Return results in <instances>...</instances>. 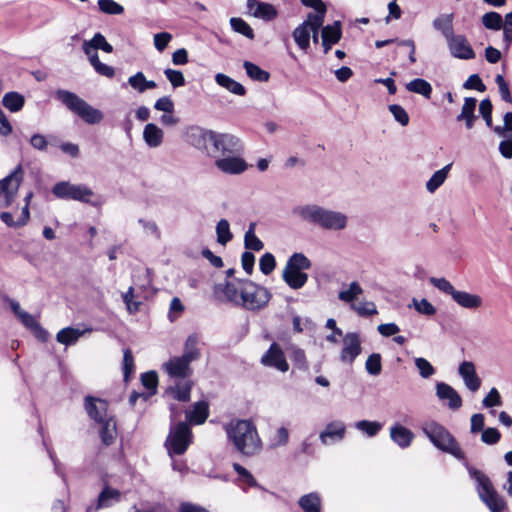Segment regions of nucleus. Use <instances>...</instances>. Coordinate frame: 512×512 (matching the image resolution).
I'll use <instances>...</instances> for the list:
<instances>
[{
  "label": "nucleus",
  "instance_id": "1",
  "mask_svg": "<svg viewBox=\"0 0 512 512\" xmlns=\"http://www.w3.org/2000/svg\"><path fill=\"white\" fill-rule=\"evenodd\" d=\"M216 292L223 293L225 299L250 311H258L267 306L271 293L248 279H233L219 284Z\"/></svg>",
  "mask_w": 512,
  "mask_h": 512
},
{
  "label": "nucleus",
  "instance_id": "2",
  "mask_svg": "<svg viewBox=\"0 0 512 512\" xmlns=\"http://www.w3.org/2000/svg\"><path fill=\"white\" fill-rule=\"evenodd\" d=\"M292 213L302 221L327 231H342L348 226V216L345 213L317 204L296 206Z\"/></svg>",
  "mask_w": 512,
  "mask_h": 512
},
{
  "label": "nucleus",
  "instance_id": "3",
  "mask_svg": "<svg viewBox=\"0 0 512 512\" xmlns=\"http://www.w3.org/2000/svg\"><path fill=\"white\" fill-rule=\"evenodd\" d=\"M226 433L235 446V449L245 456H253L262 449V441L256 427L247 420L231 422Z\"/></svg>",
  "mask_w": 512,
  "mask_h": 512
},
{
  "label": "nucleus",
  "instance_id": "4",
  "mask_svg": "<svg viewBox=\"0 0 512 512\" xmlns=\"http://www.w3.org/2000/svg\"><path fill=\"white\" fill-rule=\"evenodd\" d=\"M421 430L430 442L439 450L451 454L458 460L465 455L455 437L440 423L430 420L422 424Z\"/></svg>",
  "mask_w": 512,
  "mask_h": 512
},
{
  "label": "nucleus",
  "instance_id": "5",
  "mask_svg": "<svg viewBox=\"0 0 512 512\" xmlns=\"http://www.w3.org/2000/svg\"><path fill=\"white\" fill-rule=\"evenodd\" d=\"M55 96L70 111L78 115L86 123L98 124L103 120V113L100 110L89 105L75 93L59 89L56 91Z\"/></svg>",
  "mask_w": 512,
  "mask_h": 512
},
{
  "label": "nucleus",
  "instance_id": "6",
  "mask_svg": "<svg viewBox=\"0 0 512 512\" xmlns=\"http://www.w3.org/2000/svg\"><path fill=\"white\" fill-rule=\"evenodd\" d=\"M469 475L477 483V492L480 499L486 504L491 512H502L506 509V501L497 493L489 477L482 471L467 466Z\"/></svg>",
  "mask_w": 512,
  "mask_h": 512
},
{
  "label": "nucleus",
  "instance_id": "7",
  "mask_svg": "<svg viewBox=\"0 0 512 512\" xmlns=\"http://www.w3.org/2000/svg\"><path fill=\"white\" fill-rule=\"evenodd\" d=\"M311 266V261L303 253H294L286 262L282 279L291 289H301L308 281V274L304 271Z\"/></svg>",
  "mask_w": 512,
  "mask_h": 512
},
{
  "label": "nucleus",
  "instance_id": "8",
  "mask_svg": "<svg viewBox=\"0 0 512 512\" xmlns=\"http://www.w3.org/2000/svg\"><path fill=\"white\" fill-rule=\"evenodd\" d=\"M192 442V432L185 422H179L171 427L165 441V446L170 456L185 453Z\"/></svg>",
  "mask_w": 512,
  "mask_h": 512
},
{
  "label": "nucleus",
  "instance_id": "9",
  "mask_svg": "<svg viewBox=\"0 0 512 512\" xmlns=\"http://www.w3.org/2000/svg\"><path fill=\"white\" fill-rule=\"evenodd\" d=\"M243 145L238 137L230 133L215 132L211 154L214 157H224L231 154H241Z\"/></svg>",
  "mask_w": 512,
  "mask_h": 512
},
{
  "label": "nucleus",
  "instance_id": "10",
  "mask_svg": "<svg viewBox=\"0 0 512 512\" xmlns=\"http://www.w3.org/2000/svg\"><path fill=\"white\" fill-rule=\"evenodd\" d=\"M23 175V169L18 165L8 176L0 181V198L3 199L5 207L10 206L17 196L23 181Z\"/></svg>",
  "mask_w": 512,
  "mask_h": 512
},
{
  "label": "nucleus",
  "instance_id": "11",
  "mask_svg": "<svg viewBox=\"0 0 512 512\" xmlns=\"http://www.w3.org/2000/svg\"><path fill=\"white\" fill-rule=\"evenodd\" d=\"M53 194L61 199H72L81 202H89L93 191L85 185H75L68 182H59L52 189Z\"/></svg>",
  "mask_w": 512,
  "mask_h": 512
},
{
  "label": "nucleus",
  "instance_id": "12",
  "mask_svg": "<svg viewBox=\"0 0 512 512\" xmlns=\"http://www.w3.org/2000/svg\"><path fill=\"white\" fill-rule=\"evenodd\" d=\"M214 135L215 131L213 130L192 126L186 132V140L194 148L210 155Z\"/></svg>",
  "mask_w": 512,
  "mask_h": 512
},
{
  "label": "nucleus",
  "instance_id": "13",
  "mask_svg": "<svg viewBox=\"0 0 512 512\" xmlns=\"http://www.w3.org/2000/svg\"><path fill=\"white\" fill-rule=\"evenodd\" d=\"M319 22L320 17L318 15H307L306 19L293 30V40L301 51H308L311 40V25L314 23V28H316Z\"/></svg>",
  "mask_w": 512,
  "mask_h": 512
},
{
  "label": "nucleus",
  "instance_id": "14",
  "mask_svg": "<svg viewBox=\"0 0 512 512\" xmlns=\"http://www.w3.org/2000/svg\"><path fill=\"white\" fill-rule=\"evenodd\" d=\"M361 352V339L358 333L348 332L343 335L342 349L339 356L342 363L351 365Z\"/></svg>",
  "mask_w": 512,
  "mask_h": 512
},
{
  "label": "nucleus",
  "instance_id": "15",
  "mask_svg": "<svg viewBox=\"0 0 512 512\" xmlns=\"http://www.w3.org/2000/svg\"><path fill=\"white\" fill-rule=\"evenodd\" d=\"M260 363L265 367L274 368L282 373L289 370V363L286 360L284 351L276 342H273L269 349L261 356Z\"/></svg>",
  "mask_w": 512,
  "mask_h": 512
},
{
  "label": "nucleus",
  "instance_id": "16",
  "mask_svg": "<svg viewBox=\"0 0 512 512\" xmlns=\"http://www.w3.org/2000/svg\"><path fill=\"white\" fill-rule=\"evenodd\" d=\"M215 167L227 175H240L248 169V164L241 154H231L215 159Z\"/></svg>",
  "mask_w": 512,
  "mask_h": 512
},
{
  "label": "nucleus",
  "instance_id": "17",
  "mask_svg": "<svg viewBox=\"0 0 512 512\" xmlns=\"http://www.w3.org/2000/svg\"><path fill=\"white\" fill-rule=\"evenodd\" d=\"M450 54L457 59L471 60L476 54L467 38L462 34H453L446 40Z\"/></svg>",
  "mask_w": 512,
  "mask_h": 512
},
{
  "label": "nucleus",
  "instance_id": "18",
  "mask_svg": "<svg viewBox=\"0 0 512 512\" xmlns=\"http://www.w3.org/2000/svg\"><path fill=\"white\" fill-rule=\"evenodd\" d=\"M191 362L184 357L174 356L163 363L162 369L169 377L174 379H186L192 375Z\"/></svg>",
  "mask_w": 512,
  "mask_h": 512
},
{
  "label": "nucleus",
  "instance_id": "19",
  "mask_svg": "<svg viewBox=\"0 0 512 512\" xmlns=\"http://www.w3.org/2000/svg\"><path fill=\"white\" fill-rule=\"evenodd\" d=\"M346 434V425L340 420L329 422L323 431L319 434V439L323 445L340 442Z\"/></svg>",
  "mask_w": 512,
  "mask_h": 512
},
{
  "label": "nucleus",
  "instance_id": "20",
  "mask_svg": "<svg viewBox=\"0 0 512 512\" xmlns=\"http://www.w3.org/2000/svg\"><path fill=\"white\" fill-rule=\"evenodd\" d=\"M436 396L439 400L446 402L451 410H458L462 406L460 394L447 383L440 382L436 384Z\"/></svg>",
  "mask_w": 512,
  "mask_h": 512
},
{
  "label": "nucleus",
  "instance_id": "21",
  "mask_svg": "<svg viewBox=\"0 0 512 512\" xmlns=\"http://www.w3.org/2000/svg\"><path fill=\"white\" fill-rule=\"evenodd\" d=\"M459 375L468 390L476 392L481 386V379L478 377L475 365L470 361H464L459 365Z\"/></svg>",
  "mask_w": 512,
  "mask_h": 512
},
{
  "label": "nucleus",
  "instance_id": "22",
  "mask_svg": "<svg viewBox=\"0 0 512 512\" xmlns=\"http://www.w3.org/2000/svg\"><path fill=\"white\" fill-rule=\"evenodd\" d=\"M85 409L88 415L98 423L112 419L107 415L108 404L102 399L86 397Z\"/></svg>",
  "mask_w": 512,
  "mask_h": 512
},
{
  "label": "nucleus",
  "instance_id": "23",
  "mask_svg": "<svg viewBox=\"0 0 512 512\" xmlns=\"http://www.w3.org/2000/svg\"><path fill=\"white\" fill-rule=\"evenodd\" d=\"M390 438L400 448H408L413 439L414 433L399 423H395L390 427Z\"/></svg>",
  "mask_w": 512,
  "mask_h": 512
},
{
  "label": "nucleus",
  "instance_id": "24",
  "mask_svg": "<svg viewBox=\"0 0 512 512\" xmlns=\"http://www.w3.org/2000/svg\"><path fill=\"white\" fill-rule=\"evenodd\" d=\"M82 49L86 56L98 54L97 50L100 49L106 53H112L113 47L107 42L106 38L101 33H96L92 39L85 40L82 44Z\"/></svg>",
  "mask_w": 512,
  "mask_h": 512
},
{
  "label": "nucleus",
  "instance_id": "25",
  "mask_svg": "<svg viewBox=\"0 0 512 512\" xmlns=\"http://www.w3.org/2000/svg\"><path fill=\"white\" fill-rule=\"evenodd\" d=\"M460 307L470 310L479 309L483 305V299L477 294L456 290L452 298Z\"/></svg>",
  "mask_w": 512,
  "mask_h": 512
},
{
  "label": "nucleus",
  "instance_id": "26",
  "mask_svg": "<svg viewBox=\"0 0 512 512\" xmlns=\"http://www.w3.org/2000/svg\"><path fill=\"white\" fill-rule=\"evenodd\" d=\"M164 139L163 130L154 123H148L143 129V140L149 148H157L162 145Z\"/></svg>",
  "mask_w": 512,
  "mask_h": 512
},
{
  "label": "nucleus",
  "instance_id": "27",
  "mask_svg": "<svg viewBox=\"0 0 512 512\" xmlns=\"http://www.w3.org/2000/svg\"><path fill=\"white\" fill-rule=\"evenodd\" d=\"M91 328L86 329H79V328H73V327H65L61 329L57 335L56 340L60 344L69 346L75 344L81 336H83L85 333L91 332Z\"/></svg>",
  "mask_w": 512,
  "mask_h": 512
},
{
  "label": "nucleus",
  "instance_id": "28",
  "mask_svg": "<svg viewBox=\"0 0 512 512\" xmlns=\"http://www.w3.org/2000/svg\"><path fill=\"white\" fill-rule=\"evenodd\" d=\"M121 500V493L119 490L105 486L98 496L95 510L98 511L103 508L111 507L113 504Z\"/></svg>",
  "mask_w": 512,
  "mask_h": 512
},
{
  "label": "nucleus",
  "instance_id": "29",
  "mask_svg": "<svg viewBox=\"0 0 512 512\" xmlns=\"http://www.w3.org/2000/svg\"><path fill=\"white\" fill-rule=\"evenodd\" d=\"M477 105V99L473 97H467L464 100V104L461 108L460 114L457 116V121H465L467 129H471L476 119L475 108Z\"/></svg>",
  "mask_w": 512,
  "mask_h": 512
},
{
  "label": "nucleus",
  "instance_id": "30",
  "mask_svg": "<svg viewBox=\"0 0 512 512\" xmlns=\"http://www.w3.org/2000/svg\"><path fill=\"white\" fill-rule=\"evenodd\" d=\"M200 338L196 333L189 335L184 343L183 354L181 355L191 363L200 359L201 350L199 348Z\"/></svg>",
  "mask_w": 512,
  "mask_h": 512
},
{
  "label": "nucleus",
  "instance_id": "31",
  "mask_svg": "<svg viewBox=\"0 0 512 512\" xmlns=\"http://www.w3.org/2000/svg\"><path fill=\"white\" fill-rule=\"evenodd\" d=\"M19 320L26 328L30 329L34 336L40 341L45 342L48 339V332L41 327L35 317L30 313L25 311L20 315Z\"/></svg>",
  "mask_w": 512,
  "mask_h": 512
},
{
  "label": "nucleus",
  "instance_id": "32",
  "mask_svg": "<svg viewBox=\"0 0 512 512\" xmlns=\"http://www.w3.org/2000/svg\"><path fill=\"white\" fill-rule=\"evenodd\" d=\"M215 81L219 86L228 90L232 94L237 96H244L246 94V89L240 82L235 81L223 73H217L215 75Z\"/></svg>",
  "mask_w": 512,
  "mask_h": 512
},
{
  "label": "nucleus",
  "instance_id": "33",
  "mask_svg": "<svg viewBox=\"0 0 512 512\" xmlns=\"http://www.w3.org/2000/svg\"><path fill=\"white\" fill-rule=\"evenodd\" d=\"M208 408L209 407L207 402L199 401L195 403L193 410L186 411V419L190 424H203L209 415Z\"/></svg>",
  "mask_w": 512,
  "mask_h": 512
},
{
  "label": "nucleus",
  "instance_id": "34",
  "mask_svg": "<svg viewBox=\"0 0 512 512\" xmlns=\"http://www.w3.org/2000/svg\"><path fill=\"white\" fill-rule=\"evenodd\" d=\"M454 15L452 13L442 14L433 20V27L439 31L445 40L449 39L454 33L453 28Z\"/></svg>",
  "mask_w": 512,
  "mask_h": 512
},
{
  "label": "nucleus",
  "instance_id": "35",
  "mask_svg": "<svg viewBox=\"0 0 512 512\" xmlns=\"http://www.w3.org/2000/svg\"><path fill=\"white\" fill-rule=\"evenodd\" d=\"M252 4H257L256 9L253 11V16L255 18H260L265 21L273 20L277 17V10L276 8L266 2H261L259 0H250Z\"/></svg>",
  "mask_w": 512,
  "mask_h": 512
},
{
  "label": "nucleus",
  "instance_id": "36",
  "mask_svg": "<svg viewBox=\"0 0 512 512\" xmlns=\"http://www.w3.org/2000/svg\"><path fill=\"white\" fill-rule=\"evenodd\" d=\"M451 167L452 163H449L442 169L433 173L425 185L428 192L434 193L446 181Z\"/></svg>",
  "mask_w": 512,
  "mask_h": 512
},
{
  "label": "nucleus",
  "instance_id": "37",
  "mask_svg": "<svg viewBox=\"0 0 512 512\" xmlns=\"http://www.w3.org/2000/svg\"><path fill=\"white\" fill-rule=\"evenodd\" d=\"M192 386V381L186 380L183 383L169 387L167 389V393H169L175 400L187 402L190 400Z\"/></svg>",
  "mask_w": 512,
  "mask_h": 512
},
{
  "label": "nucleus",
  "instance_id": "38",
  "mask_svg": "<svg viewBox=\"0 0 512 512\" xmlns=\"http://www.w3.org/2000/svg\"><path fill=\"white\" fill-rule=\"evenodd\" d=\"M298 504L304 512H321V499L317 493L303 495Z\"/></svg>",
  "mask_w": 512,
  "mask_h": 512
},
{
  "label": "nucleus",
  "instance_id": "39",
  "mask_svg": "<svg viewBox=\"0 0 512 512\" xmlns=\"http://www.w3.org/2000/svg\"><path fill=\"white\" fill-rule=\"evenodd\" d=\"M25 103V98L18 92H8L3 96L2 104L10 112L20 111Z\"/></svg>",
  "mask_w": 512,
  "mask_h": 512
},
{
  "label": "nucleus",
  "instance_id": "40",
  "mask_svg": "<svg viewBox=\"0 0 512 512\" xmlns=\"http://www.w3.org/2000/svg\"><path fill=\"white\" fill-rule=\"evenodd\" d=\"M0 218L7 226L18 228L28 223L30 219V212L27 210V207H23L17 220H14L13 215L10 212H2L0 214Z\"/></svg>",
  "mask_w": 512,
  "mask_h": 512
},
{
  "label": "nucleus",
  "instance_id": "41",
  "mask_svg": "<svg viewBox=\"0 0 512 512\" xmlns=\"http://www.w3.org/2000/svg\"><path fill=\"white\" fill-rule=\"evenodd\" d=\"M406 89L409 92H413L419 95H422L423 97L429 99L431 97L432 93V86L431 84L422 79V78H416L409 83L406 84Z\"/></svg>",
  "mask_w": 512,
  "mask_h": 512
},
{
  "label": "nucleus",
  "instance_id": "42",
  "mask_svg": "<svg viewBox=\"0 0 512 512\" xmlns=\"http://www.w3.org/2000/svg\"><path fill=\"white\" fill-rule=\"evenodd\" d=\"M363 293V289L357 281L351 282L347 289L341 290L338 293L339 300L345 303H355L354 301Z\"/></svg>",
  "mask_w": 512,
  "mask_h": 512
},
{
  "label": "nucleus",
  "instance_id": "43",
  "mask_svg": "<svg viewBox=\"0 0 512 512\" xmlns=\"http://www.w3.org/2000/svg\"><path fill=\"white\" fill-rule=\"evenodd\" d=\"M243 67L248 77L254 81L267 82L270 78L269 72L263 70L258 65L250 61H244Z\"/></svg>",
  "mask_w": 512,
  "mask_h": 512
},
{
  "label": "nucleus",
  "instance_id": "44",
  "mask_svg": "<svg viewBox=\"0 0 512 512\" xmlns=\"http://www.w3.org/2000/svg\"><path fill=\"white\" fill-rule=\"evenodd\" d=\"M101 424L100 428V436L101 440L105 445H110L117 434L116 430V422L114 419H107L103 422H99Z\"/></svg>",
  "mask_w": 512,
  "mask_h": 512
},
{
  "label": "nucleus",
  "instance_id": "45",
  "mask_svg": "<svg viewBox=\"0 0 512 512\" xmlns=\"http://www.w3.org/2000/svg\"><path fill=\"white\" fill-rule=\"evenodd\" d=\"M342 36L341 31V23L339 21H335L331 25H326L321 27V39L329 40L332 43L337 44Z\"/></svg>",
  "mask_w": 512,
  "mask_h": 512
},
{
  "label": "nucleus",
  "instance_id": "46",
  "mask_svg": "<svg viewBox=\"0 0 512 512\" xmlns=\"http://www.w3.org/2000/svg\"><path fill=\"white\" fill-rule=\"evenodd\" d=\"M244 245L246 249L253 251H260L263 249V242L255 234V223H251L248 230L245 232Z\"/></svg>",
  "mask_w": 512,
  "mask_h": 512
},
{
  "label": "nucleus",
  "instance_id": "47",
  "mask_svg": "<svg viewBox=\"0 0 512 512\" xmlns=\"http://www.w3.org/2000/svg\"><path fill=\"white\" fill-rule=\"evenodd\" d=\"M355 428L368 437L376 436L381 430L383 425L377 421L360 420L354 424Z\"/></svg>",
  "mask_w": 512,
  "mask_h": 512
},
{
  "label": "nucleus",
  "instance_id": "48",
  "mask_svg": "<svg viewBox=\"0 0 512 512\" xmlns=\"http://www.w3.org/2000/svg\"><path fill=\"white\" fill-rule=\"evenodd\" d=\"M217 242L220 245L225 246L233 238V234L230 230V224L226 219H221L216 225Z\"/></svg>",
  "mask_w": 512,
  "mask_h": 512
},
{
  "label": "nucleus",
  "instance_id": "49",
  "mask_svg": "<svg viewBox=\"0 0 512 512\" xmlns=\"http://www.w3.org/2000/svg\"><path fill=\"white\" fill-rule=\"evenodd\" d=\"M87 57L92 67L99 75L105 76L107 78H112L115 75L114 68L100 62L98 54H92Z\"/></svg>",
  "mask_w": 512,
  "mask_h": 512
},
{
  "label": "nucleus",
  "instance_id": "50",
  "mask_svg": "<svg viewBox=\"0 0 512 512\" xmlns=\"http://www.w3.org/2000/svg\"><path fill=\"white\" fill-rule=\"evenodd\" d=\"M351 309L362 317H369L377 314L378 312L375 303L371 301H361L359 303H352Z\"/></svg>",
  "mask_w": 512,
  "mask_h": 512
},
{
  "label": "nucleus",
  "instance_id": "51",
  "mask_svg": "<svg viewBox=\"0 0 512 512\" xmlns=\"http://www.w3.org/2000/svg\"><path fill=\"white\" fill-rule=\"evenodd\" d=\"M365 369L369 375H379L382 371L381 355L379 353H373L369 355L365 362Z\"/></svg>",
  "mask_w": 512,
  "mask_h": 512
},
{
  "label": "nucleus",
  "instance_id": "52",
  "mask_svg": "<svg viewBox=\"0 0 512 512\" xmlns=\"http://www.w3.org/2000/svg\"><path fill=\"white\" fill-rule=\"evenodd\" d=\"M230 24H231L232 29L235 32L240 33V34L244 35L245 37H247L249 39H253L254 38V31H253V29L243 19L237 18V17H232L230 19Z\"/></svg>",
  "mask_w": 512,
  "mask_h": 512
},
{
  "label": "nucleus",
  "instance_id": "53",
  "mask_svg": "<svg viewBox=\"0 0 512 512\" xmlns=\"http://www.w3.org/2000/svg\"><path fill=\"white\" fill-rule=\"evenodd\" d=\"M98 7L101 12L109 15H121L124 12L123 6L114 0H98Z\"/></svg>",
  "mask_w": 512,
  "mask_h": 512
},
{
  "label": "nucleus",
  "instance_id": "54",
  "mask_svg": "<svg viewBox=\"0 0 512 512\" xmlns=\"http://www.w3.org/2000/svg\"><path fill=\"white\" fill-rule=\"evenodd\" d=\"M482 23L487 29L499 30L502 26V17L497 12H488L483 15Z\"/></svg>",
  "mask_w": 512,
  "mask_h": 512
},
{
  "label": "nucleus",
  "instance_id": "55",
  "mask_svg": "<svg viewBox=\"0 0 512 512\" xmlns=\"http://www.w3.org/2000/svg\"><path fill=\"white\" fill-rule=\"evenodd\" d=\"M138 223L142 226L143 231L147 236H152L156 240L161 238V231L155 221L140 218Z\"/></svg>",
  "mask_w": 512,
  "mask_h": 512
},
{
  "label": "nucleus",
  "instance_id": "56",
  "mask_svg": "<svg viewBox=\"0 0 512 512\" xmlns=\"http://www.w3.org/2000/svg\"><path fill=\"white\" fill-rule=\"evenodd\" d=\"M289 440V432L285 427H279L271 438L269 448L285 446Z\"/></svg>",
  "mask_w": 512,
  "mask_h": 512
},
{
  "label": "nucleus",
  "instance_id": "57",
  "mask_svg": "<svg viewBox=\"0 0 512 512\" xmlns=\"http://www.w3.org/2000/svg\"><path fill=\"white\" fill-rule=\"evenodd\" d=\"M388 109L393 115L395 121L399 124L402 126H407L409 124V115L402 106L398 104H391L388 106Z\"/></svg>",
  "mask_w": 512,
  "mask_h": 512
},
{
  "label": "nucleus",
  "instance_id": "58",
  "mask_svg": "<svg viewBox=\"0 0 512 512\" xmlns=\"http://www.w3.org/2000/svg\"><path fill=\"white\" fill-rule=\"evenodd\" d=\"M429 281L434 287L446 294H449L453 298L456 289L446 278L431 277Z\"/></svg>",
  "mask_w": 512,
  "mask_h": 512
},
{
  "label": "nucleus",
  "instance_id": "59",
  "mask_svg": "<svg viewBox=\"0 0 512 512\" xmlns=\"http://www.w3.org/2000/svg\"><path fill=\"white\" fill-rule=\"evenodd\" d=\"M141 382L145 388L150 390V394H155L158 385V376L155 371H149L141 376Z\"/></svg>",
  "mask_w": 512,
  "mask_h": 512
},
{
  "label": "nucleus",
  "instance_id": "60",
  "mask_svg": "<svg viewBox=\"0 0 512 512\" xmlns=\"http://www.w3.org/2000/svg\"><path fill=\"white\" fill-rule=\"evenodd\" d=\"M164 74L174 88L185 85V78L181 71L167 68Z\"/></svg>",
  "mask_w": 512,
  "mask_h": 512
},
{
  "label": "nucleus",
  "instance_id": "61",
  "mask_svg": "<svg viewBox=\"0 0 512 512\" xmlns=\"http://www.w3.org/2000/svg\"><path fill=\"white\" fill-rule=\"evenodd\" d=\"M122 369L124 378L127 380L134 370V357L132 351L129 348L123 350Z\"/></svg>",
  "mask_w": 512,
  "mask_h": 512
},
{
  "label": "nucleus",
  "instance_id": "62",
  "mask_svg": "<svg viewBox=\"0 0 512 512\" xmlns=\"http://www.w3.org/2000/svg\"><path fill=\"white\" fill-rule=\"evenodd\" d=\"M276 266L275 257L271 253H265L259 260V267L263 274L269 275Z\"/></svg>",
  "mask_w": 512,
  "mask_h": 512
},
{
  "label": "nucleus",
  "instance_id": "63",
  "mask_svg": "<svg viewBox=\"0 0 512 512\" xmlns=\"http://www.w3.org/2000/svg\"><path fill=\"white\" fill-rule=\"evenodd\" d=\"M500 438L501 433L493 427L484 429L481 434V441L487 445L497 444Z\"/></svg>",
  "mask_w": 512,
  "mask_h": 512
},
{
  "label": "nucleus",
  "instance_id": "64",
  "mask_svg": "<svg viewBox=\"0 0 512 512\" xmlns=\"http://www.w3.org/2000/svg\"><path fill=\"white\" fill-rule=\"evenodd\" d=\"M413 306L420 314L423 315L432 316L436 313L435 307L424 298L421 300L413 299Z\"/></svg>",
  "mask_w": 512,
  "mask_h": 512
}]
</instances>
